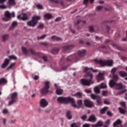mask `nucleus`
Returning <instances> with one entry per match:
<instances>
[{
	"instance_id": "11",
	"label": "nucleus",
	"mask_w": 127,
	"mask_h": 127,
	"mask_svg": "<svg viewBox=\"0 0 127 127\" xmlns=\"http://www.w3.org/2000/svg\"><path fill=\"white\" fill-rule=\"evenodd\" d=\"M84 105L85 107L89 108V109L93 108L94 106V102L88 99H85L84 100Z\"/></svg>"
},
{
	"instance_id": "7",
	"label": "nucleus",
	"mask_w": 127,
	"mask_h": 127,
	"mask_svg": "<svg viewBox=\"0 0 127 127\" xmlns=\"http://www.w3.org/2000/svg\"><path fill=\"white\" fill-rule=\"evenodd\" d=\"M44 87H43L40 90L41 94L43 95H46L49 93V88H50V82L49 81H46L44 83Z\"/></svg>"
},
{
	"instance_id": "37",
	"label": "nucleus",
	"mask_w": 127,
	"mask_h": 127,
	"mask_svg": "<svg viewBox=\"0 0 127 127\" xmlns=\"http://www.w3.org/2000/svg\"><path fill=\"white\" fill-rule=\"evenodd\" d=\"M94 92L96 93V94H100V88H99V87H95L94 88Z\"/></svg>"
},
{
	"instance_id": "26",
	"label": "nucleus",
	"mask_w": 127,
	"mask_h": 127,
	"mask_svg": "<svg viewBox=\"0 0 127 127\" xmlns=\"http://www.w3.org/2000/svg\"><path fill=\"white\" fill-rule=\"evenodd\" d=\"M66 117L68 120H71L72 119V115L71 114V111H67L66 113Z\"/></svg>"
},
{
	"instance_id": "24",
	"label": "nucleus",
	"mask_w": 127,
	"mask_h": 127,
	"mask_svg": "<svg viewBox=\"0 0 127 127\" xmlns=\"http://www.w3.org/2000/svg\"><path fill=\"white\" fill-rule=\"evenodd\" d=\"M122 120L118 119L115 122L113 123V127H117L118 125H122Z\"/></svg>"
},
{
	"instance_id": "5",
	"label": "nucleus",
	"mask_w": 127,
	"mask_h": 127,
	"mask_svg": "<svg viewBox=\"0 0 127 127\" xmlns=\"http://www.w3.org/2000/svg\"><path fill=\"white\" fill-rule=\"evenodd\" d=\"M85 54H86V50H82L78 51L77 53V55H73L71 56H68L66 60L67 61H71V60H79V57H82L83 56H84Z\"/></svg>"
},
{
	"instance_id": "40",
	"label": "nucleus",
	"mask_w": 127,
	"mask_h": 127,
	"mask_svg": "<svg viewBox=\"0 0 127 127\" xmlns=\"http://www.w3.org/2000/svg\"><path fill=\"white\" fill-rule=\"evenodd\" d=\"M117 70H118V68H116V67H114L111 70V73L112 74V75H115V73L116 72H117Z\"/></svg>"
},
{
	"instance_id": "14",
	"label": "nucleus",
	"mask_w": 127,
	"mask_h": 127,
	"mask_svg": "<svg viewBox=\"0 0 127 127\" xmlns=\"http://www.w3.org/2000/svg\"><path fill=\"white\" fill-rule=\"evenodd\" d=\"M22 15H23L22 17H21L20 15H18L17 16L18 19H19L20 20H23L24 21H25V20H27V19H28V16H27L26 14L22 13Z\"/></svg>"
},
{
	"instance_id": "22",
	"label": "nucleus",
	"mask_w": 127,
	"mask_h": 127,
	"mask_svg": "<svg viewBox=\"0 0 127 127\" xmlns=\"http://www.w3.org/2000/svg\"><path fill=\"white\" fill-rule=\"evenodd\" d=\"M97 79L98 81H102V80H104V74L100 72L97 76Z\"/></svg>"
},
{
	"instance_id": "60",
	"label": "nucleus",
	"mask_w": 127,
	"mask_h": 127,
	"mask_svg": "<svg viewBox=\"0 0 127 127\" xmlns=\"http://www.w3.org/2000/svg\"><path fill=\"white\" fill-rule=\"evenodd\" d=\"M85 92L86 93H87V94H89L90 93H92V91H91V90H90V89H85Z\"/></svg>"
},
{
	"instance_id": "63",
	"label": "nucleus",
	"mask_w": 127,
	"mask_h": 127,
	"mask_svg": "<svg viewBox=\"0 0 127 127\" xmlns=\"http://www.w3.org/2000/svg\"><path fill=\"white\" fill-rule=\"evenodd\" d=\"M89 2V0H83V3L84 4H87Z\"/></svg>"
},
{
	"instance_id": "20",
	"label": "nucleus",
	"mask_w": 127,
	"mask_h": 127,
	"mask_svg": "<svg viewBox=\"0 0 127 127\" xmlns=\"http://www.w3.org/2000/svg\"><path fill=\"white\" fill-rule=\"evenodd\" d=\"M44 17L45 19H47L48 20H49V19H51V18H52L53 16H52V14L49 13H47L44 15Z\"/></svg>"
},
{
	"instance_id": "58",
	"label": "nucleus",
	"mask_w": 127,
	"mask_h": 127,
	"mask_svg": "<svg viewBox=\"0 0 127 127\" xmlns=\"http://www.w3.org/2000/svg\"><path fill=\"white\" fill-rule=\"evenodd\" d=\"M121 106H122V107H124V108H126V103H125L124 102H122L120 103Z\"/></svg>"
},
{
	"instance_id": "61",
	"label": "nucleus",
	"mask_w": 127,
	"mask_h": 127,
	"mask_svg": "<svg viewBox=\"0 0 127 127\" xmlns=\"http://www.w3.org/2000/svg\"><path fill=\"white\" fill-rule=\"evenodd\" d=\"M90 126L89 124H85L82 126V127H90Z\"/></svg>"
},
{
	"instance_id": "57",
	"label": "nucleus",
	"mask_w": 127,
	"mask_h": 127,
	"mask_svg": "<svg viewBox=\"0 0 127 127\" xmlns=\"http://www.w3.org/2000/svg\"><path fill=\"white\" fill-rule=\"evenodd\" d=\"M81 119H82L83 121H85L86 119H87V116L86 115H83L81 117Z\"/></svg>"
},
{
	"instance_id": "21",
	"label": "nucleus",
	"mask_w": 127,
	"mask_h": 127,
	"mask_svg": "<svg viewBox=\"0 0 127 127\" xmlns=\"http://www.w3.org/2000/svg\"><path fill=\"white\" fill-rule=\"evenodd\" d=\"M114 86H116V89H117V90H121L122 89H123L124 88V86H123V84L122 83H116Z\"/></svg>"
},
{
	"instance_id": "44",
	"label": "nucleus",
	"mask_w": 127,
	"mask_h": 127,
	"mask_svg": "<svg viewBox=\"0 0 127 127\" xmlns=\"http://www.w3.org/2000/svg\"><path fill=\"white\" fill-rule=\"evenodd\" d=\"M100 87L101 89H106V88H107V85H106L105 83H101L100 85Z\"/></svg>"
},
{
	"instance_id": "47",
	"label": "nucleus",
	"mask_w": 127,
	"mask_h": 127,
	"mask_svg": "<svg viewBox=\"0 0 127 127\" xmlns=\"http://www.w3.org/2000/svg\"><path fill=\"white\" fill-rule=\"evenodd\" d=\"M110 126V120H108L105 122V125H104V127H109Z\"/></svg>"
},
{
	"instance_id": "62",
	"label": "nucleus",
	"mask_w": 127,
	"mask_h": 127,
	"mask_svg": "<svg viewBox=\"0 0 127 127\" xmlns=\"http://www.w3.org/2000/svg\"><path fill=\"white\" fill-rule=\"evenodd\" d=\"M8 111L7 110V109H4L2 111L3 114H7Z\"/></svg>"
},
{
	"instance_id": "17",
	"label": "nucleus",
	"mask_w": 127,
	"mask_h": 127,
	"mask_svg": "<svg viewBox=\"0 0 127 127\" xmlns=\"http://www.w3.org/2000/svg\"><path fill=\"white\" fill-rule=\"evenodd\" d=\"M7 5L9 7H11V6L15 5V0H8L7 2Z\"/></svg>"
},
{
	"instance_id": "3",
	"label": "nucleus",
	"mask_w": 127,
	"mask_h": 127,
	"mask_svg": "<svg viewBox=\"0 0 127 127\" xmlns=\"http://www.w3.org/2000/svg\"><path fill=\"white\" fill-rule=\"evenodd\" d=\"M57 101L60 104H68L69 103H70L73 108H79V107H78L77 105L75 104V99L71 98L70 97H60L58 98Z\"/></svg>"
},
{
	"instance_id": "34",
	"label": "nucleus",
	"mask_w": 127,
	"mask_h": 127,
	"mask_svg": "<svg viewBox=\"0 0 127 127\" xmlns=\"http://www.w3.org/2000/svg\"><path fill=\"white\" fill-rule=\"evenodd\" d=\"M97 106H101L102 105V99L100 97H98L96 100Z\"/></svg>"
},
{
	"instance_id": "42",
	"label": "nucleus",
	"mask_w": 127,
	"mask_h": 127,
	"mask_svg": "<svg viewBox=\"0 0 127 127\" xmlns=\"http://www.w3.org/2000/svg\"><path fill=\"white\" fill-rule=\"evenodd\" d=\"M40 44L41 45H43L44 46H46V47H48V46H49V43L46 42L40 43Z\"/></svg>"
},
{
	"instance_id": "41",
	"label": "nucleus",
	"mask_w": 127,
	"mask_h": 127,
	"mask_svg": "<svg viewBox=\"0 0 127 127\" xmlns=\"http://www.w3.org/2000/svg\"><path fill=\"white\" fill-rule=\"evenodd\" d=\"M8 39V35H4L2 37V39L3 41H5V40H7V39Z\"/></svg>"
},
{
	"instance_id": "30",
	"label": "nucleus",
	"mask_w": 127,
	"mask_h": 127,
	"mask_svg": "<svg viewBox=\"0 0 127 127\" xmlns=\"http://www.w3.org/2000/svg\"><path fill=\"white\" fill-rule=\"evenodd\" d=\"M56 93L57 95H62L63 94V90L61 89L57 88Z\"/></svg>"
},
{
	"instance_id": "45",
	"label": "nucleus",
	"mask_w": 127,
	"mask_h": 127,
	"mask_svg": "<svg viewBox=\"0 0 127 127\" xmlns=\"http://www.w3.org/2000/svg\"><path fill=\"white\" fill-rule=\"evenodd\" d=\"M126 92H127V89L121 90L118 92V95H123V94L126 93Z\"/></svg>"
},
{
	"instance_id": "33",
	"label": "nucleus",
	"mask_w": 127,
	"mask_h": 127,
	"mask_svg": "<svg viewBox=\"0 0 127 127\" xmlns=\"http://www.w3.org/2000/svg\"><path fill=\"white\" fill-rule=\"evenodd\" d=\"M107 110H108L107 107H105L101 109L100 110V114H101V115H104V114L106 113V111H107Z\"/></svg>"
},
{
	"instance_id": "32",
	"label": "nucleus",
	"mask_w": 127,
	"mask_h": 127,
	"mask_svg": "<svg viewBox=\"0 0 127 127\" xmlns=\"http://www.w3.org/2000/svg\"><path fill=\"white\" fill-rule=\"evenodd\" d=\"M73 97H77V98H82L83 94L81 92H77L73 95Z\"/></svg>"
},
{
	"instance_id": "55",
	"label": "nucleus",
	"mask_w": 127,
	"mask_h": 127,
	"mask_svg": "<svg viewBox=\"0 0 127 127\" xmlns=\"http://www.w3.org/2000/svg\"><path fill=\"white\" fill-rule=\"evenodd\" d=\"M107 115L109 116V117H112L113 116V113H112L111 111H108L107 113Z\"/></svg>"
},
{
	"instance_id": "4",
	"label": "nucleus",
	"mask_w": 127,
	"mask_h": 127,
	"mask_svg": "<svg viewBox=\"0 0 127 127\" xmlns=\"http://www.w3.org/2000/svg\"><path fill=\"white\" fill-rule=\"evenodd\" d=\"M94 62L96 64H99L101 67H105V66H108L109 67H112L114 64V62L113 60H107L103 61L102 60L95 59Z\"/></svg>"
},
{
	"instance_id": "9",
	"label": "nucleus",
	"mask_w": 127,
	"mask_h": 127,
	"mask_svg": "<svg viewBox=\"0 0 127 127\" xmlns=\"http://www.w3.org/2000/svg\"><path fill=\"white\" fill-rule=\"evenodd\" d=\"M113 79H111L109 82V86L111 88H113L114 87L115 85H116V82L119 80V76L117 75L114 74L113 75Z\"/></svg>"
},
{
	"instance_id": "39",
	"label": "nucleus",
	"mask_w": 127,
	"mask_h": 127,
	"mask_svg": "<svg viewBox=\"0 0 127 127\" xmlns=\"http://www.w3.org/2000/svg\"><path fill=\"white\" fill-rule=\"evenodd\" d=\"M36 7H37L38 9H43V6H42V5L41 4H37Z\"/></svg>"
},
{
	"instance_id": "18",
	"label": "nucleus",
	"mask_w": 127,
	"mask_h": 127,
	"mask_svg": "<svg viewBox=\"0 0 127 127\" xmlns=\"http://www.w3.org/2000/svg\"><path fill=\"white\" fill-rule=\"evenodd\" d=\"M96 121H97V118L94 115L90 116L88 119V122H91V123H95Z\"/></svg>"
},
{
	"instance_id": "28",
	"label": "nucleus",
	"mask_w": 127,
	"mask_h": 127,
	"mask_svg": "<svg viewBox=\"0 0 127 127\" xmlns=\"http://www.w3.org/2000/svg\"><path fill=\"white\" fill-rule=\"evenodd\" d=\"M81 127V124L79 122L76 123H73L70 125V127Z\"/></svg>"
},
{
	"instance_id": "35",
	"label": "nucleus",
	"mask_w": 127,
	"mask_h": 127,
	"mask_svg": "<svg viewBox=\"0 0 127 127\" xmlns=\"http://www.w3.org/2000/svg\"><path fill=\"white\" fill-rule=\"evenodd\" d=\"M17 25V22L14 21L12 23L11 26H10V27L9 28V29H13L14 27H15V26Z\"/></svg>"
},
{
	"instance_id": "16",
	"label": "nucleus",
	"mask_w": 127,
	"mask_h": 127,
	"mask_svg": "<svg viewBox=\"0 0 127 127\" xmlns=\"http://www.w3.org/2000/svg\"><path fill=\"white\" fill-rule=\"evenodd\" d=\"M74 48V46L73 45H65L63 47V50H71V49H73Z\"/></svg>"
},
{
	"instance_id": "43",
	"label": "nucleus",
	"mask_w": 127,
	"mask_h": 127,
	"mask_svg": "<svg viewBox=\"0 0 127 127\" xmlns=\"http://www.w3.org/2000/svg\"><path fill=\"white\" fill-rule=\"evenodd\" d=\"M15 65V63H12L10 64V65L7 67V70H8L9 69H12V68H13V67H14V66Z\"/></svg>"
},
{
	"instance_id": "31",
	"label": "nucleus",
	"mask_w": 127,
	"mask_h": 127,
	"mask_svg": "<svg viewBox=\"0 0 127 127\" xmlns=\"http://www.w3.org/2000/svg\"><path fill=\"white\" fill-rule=\"evenodd\" d=\"M59 50L60 49L58 48L53 49L51 51V53H52V54H57L59 52Z\"/></svg>"
},
{
	"instance_id": "10",
	"label": "nucleus",
	"mask_w": 127,
	"mask_h": 127,
	"mask_svg": "<svg viewBox=\"0 0 127 127\" xmlns=\"http://www.w3.org/2000/svg\"><path fill=\"white\" fill-rule=\"evenodd\" d=\"M110 43V44H111L113 47H115V48H116V49H118V50H120V51H125L126 52V49L124 48H122L121 46L116 44L115 43H112L111 42V40H107L106 41H105V43Z\"/></svg>"
},
{
	"instance_id": "8",
	"label": "nucleus",
	"mask_w": 127,
	"mask_h": 127,
	"mask_svg": "<svg viewBox=\"0 0 127 127\" xmlns=\"http://www.w3.org/2000/svg\"><path fill=\"white\" fill-rule=\"evenodd\" d=\"M11 100L8 103L9 106H11V105H13V104L16 103L18 101V94L17 92H14L11 94Z\"/></svg>"
},
{
	"instance_id": "48",
	"label": "nucleus",
	"mask_w": 127,
	"mask_h": 127,
	"mask_svg": "<svg viewBox=\"0 0 127 127\" xmlns=\"http://www.w3.org/2000/svg\"><path fill=\"white\" fill-rule=\"evenodd\" d=\"M91 97L93 100H96V99H97L99 98V97H98V96H97L96 95L93 94H91Z\"/></svg>"
},
{
	"instance_id": "15",
	"label": "nucleus",
	"mask_w": 127,
	"mask_h": 127,
	"mask_svg": "<svg viewBox=\"0 0 127 127\" xmlns=\"http://www.w3.org/2000/svg\"><path fill=\"white\" fill-rule=\"evenodd\" d=\"M8 64H9V60L5 59L4 63L1 65V68H2V69H4Z\"/></svg>"
},
{
	"instance_id": "29",
	"label": "nucleus",
	"mask_w": 127,
	"mask_h": 127,
	"mask_svg": "<svg viewBox=\"0 0 127 127\" xmlns=\"http://www.w3.org/2000/svg\"><path fill=\"white\" fill-rule=\"evenodd\" d=\"M119 75L121 77L124 78V77H126V76H127V72L124 71H119Z\"/></svg>"
},
{
	"instance_id": "52",
	"label": "nucleus",
	"mask_w": 127,
	"mask_h": 127,
	"mask_svg": "<svg viewBox=\"0 0 127 127\" xmlns=\"http://www.w3.org/2000/svg\"><path fill=\"white\" fill-rule=\"evenodd\" d=\"M104 104H105V105H110L111 103L109 101L105 100L104 101Z\"/></svg>"
},
{
	"instance_id": "51",
	"label": "nucleus",
	"mask_w": 127,
	"mask_h": 127,
	"mask_svg": "<svg viewBox=\"0 0 127 127\" xmlns=\"http://www.w3.org/2000/svg\"><path fill=\"white\" fill-rule=\"evenodd\" d=\"M89 29L90 32H93L94 31V27H93V26H89Z\"/></svg>"
},
{
	"instance_id": "6",
	"label": "nucleus",
	"mask_w": 127,
	"mask_h": 127,
	"mask_svg": "<svg viewBox=\"0 0 127 127\" xmlns=\"http://www.w3.org/2000/svg\"><path fill=\"white\" fill-rule=\"evenodd\" d=\"M41 17L39 16H35L32 17L31 21H28L27 24L28 26H31L32 27H34L36 26L38 22V20H40Z\"/></svg>"
},
{
	"instance_id": "1",
	"label": "nucleus",
	"mask_w": 127,
	"mask_h": 127,
	"mask_svg": "<svg viewBox=\"0 0 127 127\" xmlns=\"http://www.w3.org/2000/svg\"><path fill=\"white\" fill-rule=\"evenodd\" d=\"M89 70H91L93 73H96L98 72V70L93 69V67L88 68V67H85L84 69L83 72L86 73L85 75V77H88L89 79H86L85 78H82L80 79V83L83 85V86H90L91 84H94V81H93V74L89 72Z\"/></svg>"
},
{
	"instance_id": "25",
	"label": "nucleus",
	"mask_w": 127,
	"mask_h": 127,
	"mask_svg": "<svg viewBox=\"0 0 127 127\" xmlns=\"http://www.w3.org/2000/svg\"><path fill=\"white\" fill-rule=\"evenodd\" d=\"M7 83V80L4 78H1L0 79V85L4 84L5 85Z\"/></svg>"
},
{
	"instance_id": "49",
	"label": "nucleus",
	"mask_w": 127,
	"mask_h": 127,
	"mask_svg": "<svg viewBox=\"0 0 127 127\" xmlns=\"http://www.w3.org/2000/svg\"><path fill=\"white\" fill-rule=\"evenodd\" d=\"M7 8L5 5H0V9H5Z\"/></svg>"
},
{
	"instance_id": "53",
	"label": "nucleus",
	"mask_w": 127,
	"mask_h": 127,
	"mask_svg": "<svg viewBox=\"0 0 127 127\" xmlns=\"http://www.w3.org/2000/svg\"><path fill=\"white\" fill-rule=\"evenodd\" d=\"M102 95L103 96H106L108 95V92L107 91H103L102 92Z\"/></svg>"
},
{
	"instance_id": "12",
	"label": "nucleus",
	"mask_w": 127,
	"mask_h": 127,
	"mask_svg": "<svg viewBox=\"0 0 127 127\" xmlns=\"http://www.w3.org/2000/svg\"><path fill=\"white\" fill-rule=\"evenodd\" d=\"M5 17L2 18L3 21H9L11 19V15L10 13L8 11H6L5 12L4 14Z\"/></svg>"
},
{
	"instance_id": "50",
	"label": "nucleus",
	"mask_w": 127,
	"mask_h": 127,
	"mask_svg": "<svg viewBox=\"0 0 127 127\" xmlns=\"http://www.w3.org/2000/svg\"><path fill=\"white\" fill-rule=\"evenodd\" d=\"M82 100H79L77 101V105H78L79 107H81V106H82Z\"/></svg>"
},
{
	"instance_id": "19",
	"label": "nucleus",
	"mask_w": 127,
	"mask_h": 127,
	"mask_svg": "<svg viewBox=\"0 0 127 127\" xmlns=\"http://www.w3.org/2000/svg\"><path fill=\"white\" fill-rule=\"evenodd\" d=\"M51 2L54 3H60V4L62 6H64V2L63 1L59 0H50Z\"/></svg>"
},
{
	"instance_id": "46",
	"label": "nucleus",
	"mask_w": 127,
	"mask_h": 127,
	"mask_svg": "<svg viewBox=\"0 0 127 127\" xmlns=\"http://www.w3.org/2000/svg\"><path fill=\"white\" fill-rule=\"evenodd\" d=\"M46 36H47V35H43L41 37H38L37 39L38 40H40V39H44Z\"/></svg>"
},
{
	"instance_id": "23",
	"label": "nucleus",
	"mask_w": 127,
	"mask_h": 127,
	"mask_svg": "<svg viewBox=\"0 0 127 127\" xmlns=\"http://www.w3.org/2000/svg\"><path fill=\"white\" fill-rule=\"evenodd\" d=\"M92 127H103V122L101 121H99L97 122V123L95 125H92Z\"/></svg>"
},
{
	"instance_id": "2",
	"label": "nucleus",
	"mask_w": 127,
	"mask_h": 127,
	"mask_svg": "<svg viewBox=\"0 0 127 127\" xmlns=\"http://www.w3.org/2000/svg\"><path fill=\"white\" fill-rule=\"evenodd\" d=\"M22 51L24 55H29V53H31L32 55H34L35 56H37V57L40 58L41 56H43L42 57V59L45 62H47V56H45L42 53L36 52L35 50L32 48L27 49L26 48L22 47Z\"/></svg>"
},
{
	"instance_id": "27",
	"label": "nucleus",
	"mask_w": 127,
	"mask_h": 127,
	"mask_svg": "<svg viewBox=\"0 0 127 127\" xmlns=\"http://www.w3.org/2000/svg\"><path fill=\"white\" fill-rule=\"evenodd\" d=\"M52 39H53V40H57V41H60L61 40H62V38L58 37L57 36H52L51 37Z\"/></svg>"
},
{
	"instance_id": "38",
	"label": "nucleus",
	"mask_w": 127,
	"mask_h": 127,
	"mask_svg": "<svg viewBox=\"0 0 127 127\" xmlns=\"http://www.w3.org/2000/svg\"><path fill=\"white\" fill-rule=\"evenodd\" d=\"M119 111L120 114H124L126 113V110H125V109H123L122 108H119Z\"/></svg>"
},
{
	"instance_id": "56",
	"label": "nucleus",
	"mask_w": 127,
	"mask_h": 127,
	"mask_svg": "<svg viewBox=\"0 0 127 127\" xmlns=\"http://www.w3.org/2000/svg\"><path fill=\"white\" fill-rule=\"evenodd\" d=\"M43 27H44V24H40L38 26V28H43Z\"/></svg>"
},
{
	"instance_id": "13",
	"label": "nucleus",
	"mask_w": 127,
	"mask_h": 127,
	"mask_svg": "<svg viewBox=\"0 0 127 127\" xmlns=\"http://www.w3.org/2000/svg\"><path fill=\"white\" fill-rule=\"evenodd\" d=\"M40 105L42 108H45V107L48 106V102L45 99H42L40 101Z\"/></svg>"
},
{
	"instance_id": "64",
	"label": "nucleus",
	"mask_w": 127,
	"mask_h": 127,
	"mask_svg": "<svg viewBox=\"0 0 127 127\" xmlns=\"http://www.w3.org/2000/svg\"><path fill=\"white\" fill-rule=\"evenodd\" d=\"M34 79L35 80H38V79H39V76H38V75H35L34 77Z\"/></svg>"
},
{
	"instance_id": "59",
	"label": "nucleus",
	"mask_w": 127,
	"mask_h": 127,
	"mask_svg": "<svg viewBox=\"0 0 127 127\" xmlns=\"http://www.w3.org/2000/svg\"><path fill=\"white\" fill-rule=\"evenodd\" d=\"M109 22H112V21H108V20L103 21L102 22V24H105V23H109Z\"/></svg>"
},
{
	"instance_id": "36",
	"label": "nucleus",
	"mask_w": 127,
	"mask_h": 127,
	"mask_svg": "<svg viewBox=\"0 0 127 127\" xmlns=\"http://www.w3.org/2000/svg\"><path fill=\"white\" fill-rule=\"evenodd\" d=\"M10 60H17V58L14 55H11L8 57Z\"/></svg>"
},
{
	"instance_id": "54",
	"label": "nucleus",
	"mask_w": 127,
	"mask_h": 127,
	"mask_svg": "<svg viewBox=\"0 0 127 127\" xmlns=\"http://www.w3.org/2000/svg\"><path fill=\"white\" fill-rule=\"evenodd\" d=\"M102 9H103V6H98L96 7L97 10H98V11H100Z\"/></svg>"
}]
</instances>
